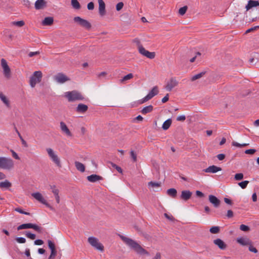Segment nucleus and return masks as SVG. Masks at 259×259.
Masks as SVG:
<instances>
[{
  "label": "nucleus",
  "instance_id": "f257e3e1",
  "mask_svg": "<svg viewBox=\"0 0 259 259\" xmlns=\"http://www.w3.org/2000/svg\"><path fill=\"white\" fill-rule=\"evenodd\" d=\"M118 236L124 243L133 249L138 254L141 255H149V252L134 240L120 234H119Z\"/></svg>",
  "mask_w": 259,
  "mask_h": 259
},
{
  "label": "nucleus",
  "instance_id": "f03ea898",
  "mask_svg": "<svg viewBox=\"0 0 259 259\" xmlns=\"http://www.w3.org/2000/svg\"><path fill=\"white\" fill-rule=\"evenodd\" d=\"M64 96L69 102L82 101L84 99V97L81 94L75 90L66 92Z\"/></svg>",
  "mask_w": 259,
  "mask_h": 259
},
{
  "label": "nucleus",
  "instance_id": "7ed1b4c3",
  "mask_svg": "<svg viewBox=\"0 0 259 259\" xmlns=\"http://www.w3.org/2000/svg\"><path fill=\"white\" fill-rule=\"evenodd\" d=\"M14 167L13 160L6 157H0V168L10 170Z\"/></svg>",
  "mask_w": 259,
  "mask_h": 259
},
{
  "label": "nucleus",
  "instance_id": "20e7f679",
  "mask_svg": "<svg viewBox=\"0 0 259 259\" xmlns=\"http://www.w3.org/2000/svg\"><path fill=\"white\" fill-rule=\"evenodd\" d=\"M42 77V72L40 71H36L30 78V85L32 88H34L37 83L41 81Z\"/></svg>",
  "mask_w": 259,
  "mask_h": 259
},
{
  "label": "nucleus",
  "instance_id": "39448f33",
  "mask_svg": "<svg viewBox=\"0 0 259 259\" xmlns=\"http://www.w3.org/2000/svg\"><path fill=\"white\" fill-rule=\"evenodd\" d=\"M48 154L52 161L59 167H61V163L60 158L55 153L54 150L51 148L46 149Z\"/></svg>",
  "mask_w": 259,
  "mask_h": 259
},
{
  "label": "nucleus",
  "instance_id": "423d86ee",
  "mask_svg": "<svg viewBox=\"0 0 259 259\" xmlns=\"http://www.w3.org/2000/svg\"><path fill=\"white\" fill-rule=\"evenodd\" d=\"M158 93V88L157 86L154 87L148 94L144 98L139 101V104H142L152 99L154 96Z\"/></svg>",
  "mask_w": 259,
  "mask_h": 259
},
{
  "label": "nucleus",
  "instance_id": "0eeeda50",
  "mask_svg": "<svg viewBox=\"0 0 259 259\" xmlns=\"http://www.w3.org/2000/svg\"><path fill=\"white\" fill-rule=\"evenodd\" d=\"M88 240L89 243L95 248L102 252L103 251L104 246L99 241L97 238L94 237H90Z\"/></svg>",
  "mask_w": 259,
  "mask_h": 259
},
{
  "label": "nucleus",
  "instance_id": "6e6552de",
  "mask_svg": "<svg viewBox=\"0 0 259 259\" xmlns=\"http://www.w3.org/2000/svg\"><path fill=\"white\" fill-rule=\"evenodd\" d=\"M73 20L79 25L85 28L87 30H90L92 27L91 24L88 21L82 19L79 16L75 17L73 19Z\"/></svg>",
  "mask_w": 259,
  "mask_h": 259
},
{
  "label": "nucleus",
  "instance_id": "1a4fd4ad",
  "mask_svg": "<svg viewBox=\"0 0 259 259\" xmlns=\"http://www.w3.org/2000/svg\"><path fill=\"white\" fill-rule=\"evenodd\" d=\"M33 229L36 231L40 233L41 232L42 228L36 225V224H31V223H27V224H23L17 227L18 230H20L22 229Z\"/></svg>",
  "mask_w": 259,
  "mask_h": 259
},
{
  "label": "nucleus",
  "instance_id": "9d476101",
  "mask_svg": "<svg viewBox=\"0 0 259 259\" xmlns=\"http://www.w3.org/2000/svg\"><path fill=\"white\" fill-rule=\"evenodd\" d=\"M31 195L35 199L43 204L45 205L47 207L50 208L51 210H54V208L47 202V201L45 199L42 195L40 193H33Z\"/></svg>",
  "mask_w": 259,
  "mask_h": 259
},
{
  "label": "nucleus",
  "instance_id": "9b49d317",
  "mask_svg": "<svg viewBox=\"0 0 259 259\" xmlns=\"http://www.w3.org/2000/svg\"><path fill=\"white\" fill-rule=\"evenodd\" d=\"M54 79L59 83H64L70 80V78L63 73H58L54 76Z\"/></svg>",
  "mask_w": 259,
  "mask_h": 259
},
{
  "label": "nucleus",
  "instance_id": "f8f14e48",
  "mask_svg": "<svg viewBox=\"0 0 259 259\" xmlns=\"http://www.w3.org/2000/svg\"><path fill=\"white\" fill-rule=\"evenodd\" d=\"M178 84L179 82L175 77H171L165 86V89L167 91L170 92L174 88L177 87Z\"/></svg>",
  "mask_w": 259,
  "mask_h": 259
},
{
  "label": "nucleus",
  "instance_id": "ddd939ff",
  "mask_svg": "<svg viewBox=\"0 0 259 259\" xmlns=\"http://www.w3.org/2000/svg\"><path fill=\"white\" fill-rule=\"evenodd\" d=\"M1 65L4 70V74L6 77H9L11 74V70L5 59H1Z\"/></svg>",
  "mask_w": 259,
  "mask_h": 259
},
{
  "label": "nucleus",
  "instance_id": "4468645a",
  "mask_svg": "<svg viewBox=\"0 0 259 259\" xmlns=\"http://www.w3.org/2000/svg\"><path fill=\"white\" fill-rule=\"evenodd\" d=\"M139 53L142 55L147 57L148 58L152 59L155 57V52H150L145 50V49L143 47H141Z\"/></svg>",
  "mask_w": 259,
  "mask_h": 259
},
{
  "label": "nucleus",
  "instance_id": "2eb2a0df",
  "mask_svg": "<svg viewBox=\"0 0 259 259\" xmlns=\"http://www.w3.org/2000/svg\"><path fill=\"white\" fill-rule=\"evenodd\" d=\"M208 199L209 202L213 205L215 208H218L221 204V201L217 197L214 195H210L208 196Z\"/></svg>",
  "mask_w": 259,
  "mask_h": 259
},
{
  "label": "nucleus",
  "instance_id": "dca6fc26",
  "mask_svg": "<svg viewBox=\"0 0 259 259\" xmlns=\"http://www.w3.org/2000/svg\"><path fill=\"white\" fill-rule=\"evenodd\" d=\"M221 170H222L221 167L214 165L209 166L207 168L203 169V171L205 172L212 174L215 173Z\"/></svg>",
  "mask_w": 259,
  "mask_h": 259
},
{
  "label": "nucleus",
  "instance_id": "f3484780",
  "mask_svg": "<svg viewBox=\"0 0 259 259\" xmlns=\"http://www.w3.org/2000/svg\"><path fill=\"white\" fill-rule=\"evenodd\" d=\"M60 128L61 131L66 134V136L68 137H71L72 136V134H71V132L67 126L65 122L63 121L60 122Z\"/></svg>",
  "mask_w": 259,
  "mask_h": 259
},
{
  "label": "nucleus",
  "instance_id": "a211bd4d",
  "mask_svg": "<svg viewBox=\"0 0 259 259\" xmlns=\"http://www.w3.org/2000/svg\"><path fill=\"white\" fill-rule=\"evenodd\" d=\"M213 243L222 249L225 250L227 248V244L221 239L217 238L213 241Z\"/></svg>",
  "mask_w": 259,
  "mask_h": 259
},
{
  "label": "nucleus",
  "instance_id": "6ab92c4d",
  "mask_svg": "<svg viewBox=\"0 0 259 259\" xmlns=\"http://www.w3.org/2000/svg\"><path fill=\"white\" fill-rule=\"evenodd\" d=\"M99 13L100 16H103L106 14L105 4L103 0H98Z\"/></svg>",
  "mask_w": 259,
  "mask_h": 259
},
{
  "label": "nucleus",
  "instance_id": "aec40b11",
  "mask_svg": "<svg viewBox=\"0 0 259 259\" xmlns=\"http://www.w3.org/2000/svg\"><path fill=\"white\" fill-rule=\"evenodd\" d=\"M192 193L189 190H184L182 191L180 198L181 199L187 201L192 196Z\"/></svg>",
  "mask_w": 259,
  "mask_h": 259
},
{
  "label": "nucleus",
  "instance_id": "412c9836",
  "mask_svg": "<svg viewBox=\"0 0 259 259\" xmlns=\"http://www.w3.org/2000/svg\"><path fill=\"white\" fill-rule=\"evenodd\" d=\"M237 242L242 245H249L252 244L251 241L248 238L240 237L237 239Z\"/></svg>",
  "mask_w": 259,
  "mask_h": 259
},
{
  "label": "nucleus",
  "instance_id": "4be33fe9",
  "mask_svg": "<svg viewBox=\"0 0 259 259\" xmlns=\"http://www.w3.org/2000/svg\"><path fill=\"white\" fill-rule=\"evenodd\" d=\"M87 180L92 183H95L97 181L102 180L103 179L101 176L96 174H93L87 177Z\"/></svg>",
  "mask_w": 259,
  "mask_h": 259
},
{
  "label": "nucleus",
  "instance_id": "5701e85b",
  "mask_svg": "<svg viewBox=\"0 0 259 259\" xmlns=\"http://www.w3.org/2000/svg\"><path fill=\"white\" fill-rule=\"evenodd\" d=\"M259 6V2L257 1L249 0L247 5L245 6L246 11H248L250 9Z\"/></svg>",
  "mask_w": 259,
  "mask_h": 259
},
{
  "label": "nucleus",
  "instance_id": "b1692460",
  "mask_svg": "<svg viewBox=\"0 0 259 259\" xmlns=\"http://www.w3.org/2000/svg\"><path fill=\"white\" fill-rule=\"evenodd\" d=\"M47 2L45 0H37L35 3V8L36 10L43 9L46 6Z\"/></svg>",
  "mask_w": 259,
  "mask_h": 259
},
{
  "label": "nucleus",
  "instance_id": "393cba45",
  "mask_svg": "<svg viewBox=\"0 0 259 259\" xmlns=\"http://www.w3.org/2000/svg\"><path fill=\"white\" fill-rule=\"evenodd\" d=\"M88 109V106L83 104H79L76 108V111L78 113H84Z\"/></svg>",
  "mask_w": 259,
  "mask_h": 259
},
{
  "label": "nucleus",
  "instance_id": "a878e982",
  "mask_svg": "<svg viewBox=\"0 0 259 259\" xmlns=\"http://www.w3.org/2000/svg\"><path fill=\"white\" fill-rule=\"evenodd\" d=\"M54 22V18L52 17H46L42 21V25L43 26H50L53 24Z\"/></svg>",
  "mask_w": 259,
  "mask_h": 259
},
{
  "label": "nucleus",
  "instance_id": "bb28decb",
  "mask_svg": "<svg viewBox=\"0 0 259 259\" xmlns=\"http://www.w3.org/2000/svg\"><path fill=\"white\" fill-rule=\"evenodd\" d=\"M161 182L150 181L148 183V186L149 189L152 188L153 189H154V188H160L161 186ZM153 190L155 191L154 190Z\"/></svg>",
  "mask_w": 259,
  "mask_h": 259
},
{
  "label": "nucleus",
  "instance_id": "cd10ccee",
  "mask_svg": "<svg viewBox=\"0 0 259 259\" xmlns=\"http://www.w3.org/2000/svg\"><path fill=\"white\" fill-rule=\"evenodd\" d=\"M0 99L7 107L9 108L10 107V103L9 99L1 92H0Z\"/></svg>",
  "mask_w": 259,
  "mask_h": 259
},
{
  "label": "nucleus",
  "instance_id": "c85d7f7f",
  "mask_svg": "<svg viewBox=\"0 0 259 259\" xmlns=\"http://www.w3.org/2000/svg\"><path fill=\"white\" fill-rule=\"evenodd\" d=\"M166 193L172 198H176L177 195V191L175 188H170L166 191Z\"/></svg>",
  "mask_w": 259,
  "mask_h": 259
},
{
  "label": "nucleus",
  "instance_id": "c756f323",
  "mask_svg": "<svg viewBox=\"0 0 259 259\" xmlns=\"http://www.w3.org/2000/svg\"><path fill=\"white\" fill-rule=\"evenodd\" d=\"M75 166L78 170L81 172H84L85 171V166L82 163L78 161H75Z\"/></svg>",
  "mask_w": 259,
  "mask_h": 259
},
{
  "label": "nucleus",
  "instance_id": "7c9ffc66",
  "mask_svg": "<svg viewBox=\"0 0 259 259\" xmlns=\"http://www.w3.org/2000/svg\"><path fill=\"white\" fill-rule=\"evenodd\" d=\"M153 109V106L150 105L143 108V109L141 110V112L143 114H146L147 113L152 112Z\"/></svg>",
  "mask_w": 259,
  "mask_h": 259
},
{
  "label": "nucleus",
  "instance_id": "2f4dec72",
  "mask_svg": "<svg viewBox=\"0 0 259 259\" xmlns=\"http://www.w3.org/2000/svg\"><path fill=\"white\" fill-rule=\"evenodd\" d=\"M172 123V121L171 119H168L166 121L164 122V123L162 124V128L163 130H167L169 128L170 126L171 125Z\"/></svg>",
  "mask_w": 259,
  "mask_h": 259
},
{
  "label": "nucleus",
  "instance_id": "473e14b6",
  "mask_svg": "<svg viewBox=\"0 0 259 259\" xmlns=\"http://www.w3.org/2000/svg\"><path fill=\"white\" fill-rule=\"evenodd\" d=\"M11 186V183L8 180H5L4 182H0V188H9Z\"/></svg>",
  "mask_w": 259,
  "mask_h": 259
},
{
  "label": "nucleus",
  "instance_id": "72a5a7b5",
  "mask_svg": "<svg viewBox=\"0 0 259 259\" xmlns=\"http://www.w3.org/2000/svg\"><path fill=\"white\" fill-rule=\"evenodd\" d=\"M206 72L205 71H203V72H201L197 74H196L194 76H193L191 78V80L192 81H194L198 79H199L201 77H202L205 74Z\"/></svg>",
  "mask_w": 259,
  "mask_h": 259
},
{
  "label": "nucleus",
  "instance_id": "f704fd0d",
  "mask_svg": "<svg viewBox=\"0 0 259 259\" xmlns=\"http://www.w3.org/2000/svg\"><path fill=\"white\" fill-rule=\"evenodd\" d=\"M134 77V75L132 73H129L127 74L126 75L124 76L122 79L120 80V82L121 83H124V82L127 80H130L132 78H133Z\"/></svg>",
  "mask_w": 259,
  "mask_h": 259
},
{
  "label": "nucleus",
  "instance_id": "c9c22d12",
  "mask_svg": "<svg viewBox=\"0 0 259 259\" xmlns=\"http://www.w3.org/2000/svg\"><path fill=\"white\" fill-rule=\"evenodd\" d=\"M209 231L212 234H218L220 231V227L219 226H213L210 228Z\"/></svg>",
  "mask_w": 259,
  "mask_h": 259
},
{
  "label": "nucleus",
  "instance_id": "e433bc0d",
  "mask_svg": "<svg viewBox=\"0 0 259 259\" xmlns=\"http://www.w3.org/2000/svg\"><path fill=\"white\" fill-rule=\"evenodd\" d=\"M11 24L12 25L17 26L18 27H21L25 25V22L23 20L18 21H13L11 22Z\"/></svg>",
  "mask_w": 259,
  "mask_h": 259
},
{
  "label": "nucleus",
  "instance_id": "4c0bfd02",
  "mask_svg": "<svg viewBox=\"0 0 259 259\" xmlns=\"http://www.w3.org/2000/svg\"><path fill=\"white\" fill-rule=\"evenodd\" d=\"M71 5L75 9L78 10L80 8V5L77 0H71Z\"/></svg>",
  "mask_w": 259,
  "mask_h": 259
},
{
  "label": "nucleus",
  "instance_id": "58836bf2",
  "mask_svg": "<svg viewBox=\"0 0 259 259\" xmlns=\"http://www.w3.org/2000/svg\"><path fill=\"white\" fill-rule=\"evenodd\" d=\"M24 234L27 238L31 240H34L36 238L35 234L31 233L29 231H25Z\"/></svg>",
  "mask_w": 259,
  "mask_h": 259
},
{
  "label": "nucleus",
  "instance_id": "ea45409f",
  "mask_svg": "<svg viewBox=\"0 0 259 259\" xmlns=\"http://www.w3.org/2000/svg\"><path fill=\"white\" fill-rule=\"evenodd\" d=\"M249 144H239L236 142L233 141L232 143V145L237 147H243L248 146Z\"/></svg>",
  "mask_w": 259,
  "mask_h": 259
},
{
  "label": "nucleus",
  "instance_id": "a19ab883",
  "mask_svg": "<svg viewBox=\"0 0 259 259\" xmlns=\"http://www.w3.org/2000/svg\"><path fill=\"white\" fill-rule=\"evenodd\" d=\"M187 9H188V7L186 6H184V7L181 8L179 10V14L180 15H182V16L184 15L186 13Z\"/></svg>",
  "mask_w": 259,
  "mask_h": 259
},
{
  "label": "nucleus",
  "instance_id": "79ce46f5",
  "mask_svg": "<svg viewBox=\"0 0 259 259\" xmlns=\"http://www.w3.org/2000/svg\"><path fill=\"white\" fill-rule=\"evenodd\" d=\"M249 183L248 181H244L238 183V185L242 188L245 189L246 188L248 184Z\"/></svg>",
  "mask_w": 259,
  "mask_h": 259
},
{
  "label": "nucleus",
  "instance_id": "37998d69",
  "mask_svg": "<svg viewBox=\"0 0 259 259\" xmlns=\"http://www.w3.org/2000/svg\"><path fill=\"white\" fill-rule=\"evenodd\" d=\"M243 179V174L242 173L236 174L234 176V179L236 181H240Z\"/></svg>",
  "mask_w": 259,
  "mask_h": 259
},
{
  "label": "nucleus",
  "instance_id": "c03bdc74",
  "mask_svg": "<svg viewBox=\"0 0 259 259\" xmlns=\"http://www.w3.org/2000/svg\"><path fill=\"white\" fill-rule=\"evenodd\" d=\"M240 229L244 232H248L250 231V228L248 226L243 224L240 226Z\"/></svg>",
  "mask_w": 259,
  "mask_h": 259
},
{
  "label": "nucleus",
  "instance_id": "a18cd8bd",
  "mask_svg": "<svg viewBox=\"0 0 259 259\" xmlns=\"http://www.w3.org/2000/svg\"><path fill=\"white\" fill-rule=\"evenodd\" d=\"M57 251L56 249H52L51 250V254L49 256L48 259H54L55 256L57 255Z\"/></svg>",
  "mask_w": 259,
  "mask_h": 259
},
{
  "label": "nucleus",
  "instance_id": "49530a36",
  "mask_svg": "<svg viewBox=\"0 0 259 259\" xmlns=\"http://www.w3.org/2000/svg\"><path fill=\"white\" fill-rule=\"evenodd\" d=\"M48 246H49V248L51 249V250H52V249H56L55 245L54 243L51 240H49L48 241Z\"/></svg>",
  "mask_w": 259,
  "mask_h": 259
},
{
  "label": "nucleus",
  "instance_id": "de8ad7c7",
  "mask_svg": "<svg viewBox=\"0 0 259 259\" xmlns=\"http://www.w3.org/2000/svg\"><path fill=\"white\" fill-rule=\"evenodd\" d=\"M133 42L135 44H137V45L138 46V50L139 51H140V49L141 48V47H143L142 45H141V41L140 40H139V38H135L134 40H133Z\"/></svg>",
  "mask_w": 259,
  "mask_h": 259
},
{
  "label": "nucleus",
  "instance_id": "09e8293b",
  "mask_svg": "<svg viewBox=\"0 0 259 259\" xmlns=\"http://www.w3.org/2000/svg\"><path fill=\"white\" fill-rule=\"evenodd\" d=\"M112 166L114 168H115L119 173H122V170L121 169V168L120 167H119V166L117 165L116 164H115V163H113L112 162H110Z\"/></svg>",
  "mask_w": 259,
  "mask_h": 259
},
{
  "label": "nucleus",
  "instance_id": "8fccbe9b",
  "mask_svg": "<svg viewBox=\"0 0 259 259\" xmlns=\"http://www.w3.org/2000/svg\"><path fill=\"white\" fill-rule=\"evenodd\" d=\"M16 240L19 243H25L26 242V239L24 237H17Z\"/></svg>",
  "mask_w": 259,
  "mask_h": 259
},
{
  "label": "nucleus",
  "instance_id": "3c124183",
  "mask_svg": "<svg viewBox=\"0 0 259 259\" xmlns=\"http://www.w3.org/2000/svg\"><path fill=\"white\" fill-rule=\"evenodd\" d=\"M15 210L17 212H18L20 213H22V214H26V215H30V213L29 212H26V211H24V210H23L22 209H21L20 208H16L15 209Z\"/></svg>",
  "mask_w": 259,
  "mask_h": 259
},
{
  "label": "nucleus",
  "instance_id": "603ef678",
  "mask_svg": "<svg viewBox=\"0 0 259 259\" xmlns=\"http://www.w3.org/2000/svg\"><path fill=\"white\" fill-rule=\"evenodd\" d=\"M131 157L133 159V160L134 162L137 161V154L134 152L133 150L131 151L130 152Z\"/></svg>",
  "mask_w": 259,
  "mask_h": 259
},
{
  "label": "nucleus",
  "instance_id": "864d4df0",
  "mask_svg": "<svg viewBox=\"0 0 259 259\" xmlns=\"http://www.w3.org/2000/svg\"><path fill=\"white\" fill-rule=\"evenodd\" d=\"M123 3L122 2L118 3L116 6V9L117 11L121 10L123 7Z\"/></svg>",
  "mask_w": 259,
  "mask_h": 259
},
{
  "label": "nucleus",
  "instance_id": "5fc2aeb1",
  "mask_svg": "<svg viewBox=\"0 0 259 259\" xmlns=\"http://www.w3.org/2000/svg\"><path fill=\"white\" fill-rule=\"evenodd\" d=\"M256 150L254 149H249L245 151V153L247 154H253Z\"/></svg>",
  "mask_w": 259,
  "mask_h": 259
},
{
  "label": "nucleus",
  "instance_id": "6e6d98bb",
  "mask_svg": "<svg viewBox=\"0 0 259 259\" xmlns=\"http://www.w3.org/2000/svg\"><path fill=\"white\" fill-rule=\"evenodd\" d=\"M249 246L248 249L250 251L254 252L255 253L257 252V250L252 245V244L249 245Z\"/></svg>",
  "mask_w": 259,
  "mask_h": 259
},
{
  "label": "nucleus",
  "instance_id": "4d7b16f0",
  "mask_svg": "<svg viewBox=\"0 0 259 259\" xmlns=\"http://www.w3.org/2000/svg\"><path fill=\"white\" fill-rule=\"evenodd\" d=\"M34 244L36 245H41L44 244V241L41 239H37L34 241Z\"/></svg>",
  "mask_w": 259,
  "mask_h": 259
},
{
  "label": "nucleus",
  "instance_id": "13d9d810",
  "mask_svg": "<svg viewBox=\"0 0 259 259\" xmlns=\"http://www.w3.org/2000/svg\"><path fill=\"white\" fill-rule=\"evenodd\" d=\"M259 28V26H254L253 27H251L248 29H247L246 32H245V33H249L252 31H254L255 30H256L257 29Z\"/></svg>",
  "mask_w": 259,
  "mask_h": 259
},
{
  "label": "nucleus",
  "instance_id": "bf43d9fd",
  "mask_svg": "<svg viewBox=\"0 0 259 259\" xmlns=\"http://www.w3.org/2000/svg\"><path fill=\"white\" fill-rule=\"evenodd\" d=\"M234 213L232 210H228L227 211V213L226 214V216L228 218H231L233 217Z\"/></svg>",
  "mask_w": 259,
  "mask_h": 259
},
{
  "label": "nucleus",
  "instance_id": "052dcab7",
  "mask_svg": "<svg viewBox=\"0 0 259 259\" xmlns=\"http://www.w3.org/2000/svg\"><path fill=\"white\" fill-rule=\"evenodd\" d=\"M87 8L89 10H92L94 9V4L93 2H90L87 5Z\"/></svg>",
  "mask_w": 259,
  "mask_h": 259
},
{
  "label": "nucleus",
  "instance_id": "680f3d73",
  "mask_svg": "<svg viewBox=\"0 0 259 259\" xmlns=\"http://www.w3.org/2000/svg\"><path fill=\"white\" fill-rule=\"evenodd\" d=\"M217 157L219 160H223L225 158V155L224 154H219L217 156Z\"/></svg>",
  "mask_w": 259,
  "mask_h": 259
},
{
  "label": "nucleus",
  "instance_id": "e2e57ef3",
  "mask_svg": "<svg viewBox=\"0 0 259 259\" xmlns=\"http://www.w3.org/2000/svg\"><path fill=\"white\" fill-rule=\"evenodd\" d=\"M38 54H39V52H38V51H37V52H30L29 53L28 56L29 57H33L35 55H38Z\"/></svg>",
  "mask_w": 259,
  "mask_h": 259
},
{
  "label": "nucleus",
  "instance_id": "0e129e2a",
  "mask_svg": "<svg viewBox=\"0 0 259 259\" xmlns=\"http://www.w3.org/2000/svg\"><path fill=\"white\" fill-rule=\"evenodd\" d=\"M186 119V117L185 115H181V116H179L178 117H177V121H184Z\"/></svg>",
  "mask_w": 259,
  "mask_h": 259
},
{
  "label": "nucleus",
  "instance_id": "69168bd1",
  "mask_svg": "<svg viewBox=\"0 0 259 259\" xmlns=\"http://www.w3.org/2000/svg\"><path fill=\"white\" fill-rule=\"evenodd\" d=\"M168 99H169V95H168V94H167L166 95V96L162 98L161 101L162 103H164L166 102L167 101H168Z\"/></svg>",
  "mask_w": 259,
  "mask_h": 259
},
{
  "label": "nucleus",
  "instance_id": "338daca9",
  "mask_svg": "<svg viewBox=\"0 0 259 259\" xmlns=\"http://www.w3.org/2000/svg\"><path fill=\"white\" fill-rule=\"evenodd\" d=\"M224 201L225 202V203H226L227 204H230L231 205H232L233 204V202L231 200H230V199L229 198H224Z\"/></svg>",
  "mask_w": 259,
  "mask_h": 259
},
{
  "label": "nucleus",
  "instance_id": "774afa93",
  "mask_svg": "<svg viewBox=\"0 0 259 259\" xmlns=\"http://www.w3.org/2000/svg\"><path fill=\"white\" fill-rule=\"evenodd\" d=\"M11 152L12 153V155L14 158H15L16 159H18V160L20 159L18 154L14 151L12 150Z\"/></svg>",
  "mask_w": 259,
  "mask_h": 259
}]
</instances>
